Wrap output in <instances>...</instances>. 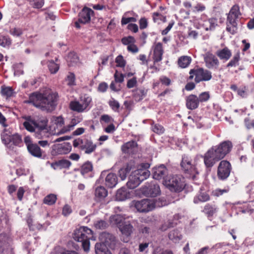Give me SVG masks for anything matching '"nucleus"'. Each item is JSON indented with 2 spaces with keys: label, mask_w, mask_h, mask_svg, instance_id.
<instances>
[{
  "label": "nucleus",
  "mask_w": 254,
  "mask_h": 254,
  "mask_svg": "<svg viewBox=\"0 0 254 254\" xmlns=\"http://www.w3.org/2000/svg\"><path fill=\"white\" fill-rule=\"evenodd\" d=\"M94 226L96 229H104L107 227V223L103 220H96L94 223Z\"/></svg>",
  "instance_id": "49"
},
{
  "label": "nucleus",
  "mask_w": 254,
  "mask_h": 254,
  "mask_svg": "<svg viewBox=\"0 0 254 254\" xmlns=\"http://www.w3.org/2000/svg\"><path fill=\"white\" fill-rule=\"evenodd\" d=\"M149 166L148 163L142 164L139 168L132 172L127 183L129 189H133L136 188L150 176V172L147 170Z\"/></svg>",
  "instance_id": "5"
},
{
  "label": "nucleus",
  "mask_w": 254,
  "mask_h": 254,
  "mask_svg": "<svg viewBox=\"0 0 254 254\" xmlns=\"http://www.w3.org/2000/svg\"><path fill=\"white\" fill-rule=\"evenodd\" d=\"M73 146L84 151L85 153L88 154L93 152L96 148V145L91 140L81 138L74 139L73 141Z\"/></svg>",
  "instance_id": "12"
},
{
  "label": "nucleus",
  "mask_w": 254,
  "mask_h": 254,
  "mask_svg": "<svg viewBox=\"0 0 254 254\" xmlns=\"http://www.w3.org/2000/svg\"><path fill=\"white\" fill-rule=\"evenodd\" d=\"M240 54L237 53L234 55L233 59L228 64L227 67L236 66L238 65L239 61L240 60Z\"/></svg>",
  "instance_id": "47"
},
{
  "label": "nucleus",
  "mask_w": 254,
  "mask_h": 254,
  "mask_svg": "<svg viewBox=\"0 0 254 254\" xmlns=\"http://www.w3.org/2000/svg\"><path fill=\"white\" fill-rule=\"evenodd\" d=\"M93 169V166L91 162H87L85 163L81 167V173L83 176H86V174L91 172Z\"/></svg>",
  "instance_id": "39"
},
{
  "label": "nucleus",
  "mask_w": 254,
  "mask_h": 254,
  "mask_svg": "<svg viewBox=\"0 0 254 254\" xmlns=\"http://www.w3.org/2000/svg\"><path fill=\"white\" fill-rule=\"evenodd\" d=\"M167 169L164 165L154 167L153 170V177L155 180H159L163 179L164 180L167 177Z\"/></svg>",
  "instance_id": "19"
},
{
  "label": "nucleus",
  "mask_w": 254,
  "mask_h": 254,
  "mask_svg": "<svg viewBox=\"0 0 254 254\" xmlns=\"http://www.w3.org/2000/svg\"><path fill=\"white\" fill-rule=\"evenodd\" d=\"M210 197L209 194L205 191L200 189L199 193L194 198L193 202L198 203L199 202H205L209 200Z\"/></svg>",
  "instance_id": "33"
},
{
  "label": "nucleus",
  "mask_w": 254,
  "mask_h": 254,
  "mask_svg": "<svg viewBox=\"0 0 254 254\" xmlns=\"http://www.w3.org/2000/svg\"><path fill=\"white\" fill-rule=\"evenodd\" d=\"M137 78L135 77H133L131 79L128 80L127 84V86L128 88H132L135 87L137 85Z\"/></svg>",
  "instance_id": "60"
},
{
  "label": "nucleus",
  "mask_w": 254,
  "mask_h": 254,
  "mask_svg": "<svg viewBox=\"0 0 254 254\" xmlns=\"http://www.w3.org/2000/svg\"><path fill=\"white\" fill-rule=\"evenodd\" d=\"M131 167L128 165L122 168L119 171V175L122 180L126 179L127 174L130 171Z\"/></svg>",
  "instance_id": "40"
},
{
  "label": "nucleus",
  "mask_w": 254,
  "mask_h": 254,
  "mask_svg": "<svg viewBox=\"0 0 254 254\" xmlns=\"http://www.w3.org/2000/svg\"><path fill=\"white\" fill-rule=\"evenodd\" d=\"M2 142L10 150H13L14 146L20 147L22 145V137L18 133L9 134L6 131L1 134Z\"/></svg>",
  "instance_id": "10"
},
{
  "label": "nucleus",
  "mask_w": 254,
  "mask_h": 254,
  "mask_svg": "<svg viewBox=\"0 0 254 254\" xmlns=\"http://www.w3.org/2000/svg\"><path fill=\"white\" fill-rule=\"evenodd\" d=\"M110 107L111 109L116 112L119 111V108L120 107V103L117 100L114 98H111L108 102Z\"/></svg>",
  "instance_id": "43"
},
{
  "label": "nucleus",
  "mask_w": 254,
  "mask_h": 254,
  "mask_svg": "<svg viewBox=\"0 0 254 254\" xmlns=\"http://www.w3.org/2000/svg\"><path fill=\"white\" fill-rule=\"evenodd\" d=\"M100 243L105 244L112 250H115L117 247L118 242L115 237L109 233L102 232L99 237Z\"/></svg>",
  "instance_id": "17"
},
{
  "label": "nucleus",
  "mask_w": 254,
  "mask_h": 254,
  "mask_svg": "<svg viewBox=\"0 0 254 254\" xmlns=\"http://www.w3.org/2000/svg\"><path fill=\"white\" fill-rule=\"evenodd\" d=\"M232 169L231 164L226 160L221 161L218 166L217 177L220 180L227 179Z\"/></svg>",
  "instance_id": "16"
},
{
  "label": "nucleus",
  "mask_w": 254,
  "mask_h": 254,
  "mask_svg": "<svg viewBox=\"0 0 254 254\" xmlns=\"http://www.w3.org/2000/svg\"><path fill=\"white\" fill-rule=\"evenodd\" d=\"M168 237L172 242L178 243L182 239V235L179 230L174 229L169 232Z\"/></svg>",
  "instance_id": "30"
},
{
  "label": "nucleus",
  "mask_w": 254,
  "mask_h": 254,
  "mask_svg": "<svg viewBox=\"0 0 254 254\" xmlns=\"http://www.w3.org/2000/svg\"><path fill=\"white\" fill-rule=\"evenodd\" d=\"M119 229L122 234L127 237L130 236L134 230L133 226L128 222H125L121 226H119Z\"/></svg>",
  "instance_id": "25"
},
{
  "label": "nucleus",
  "mask_w": 254,
  "mask_h": 254,
  "mask_svg": "<svg viewBox=\"0 0 254 254\" xmlns=\"http://www.w3.org/2000/svg\"><path fill=\"white\" fill-rule=\"evenodd\" d=\"M204 25L206 31L214 30L217 25V19L215 18H209L205 21Z\"/></svg>",
  "instance_id": "37"
},
{
  "label": "nucleus",
  "mask_w": 254,
  "mask_h": 254,
  "mask_svg": "<svg viewBox=\"0 0 254 254\" xmlns=\"http://www.w3.org/2000/svg\"><path fill=\"white\" fill-rule=\"evenodd\" d=\"M167 204L164 197L156 199H142L140 200H133L132 206H134L137 211L146 213L152 211L156 207H161Z\"/></svg>",
  "instance_id": "4"
},
{
  "label": "nucleus",
  "mask_w": 254,
  "mask_h": 254,
  "mask_svg": "<svg viewBox=\"0 0 254 254\" xmlns=\"http://www.w3.org/2000/svg\"><path fill=\"white\" fill-rule=\"evenodd\" d=\"M114 76L116 83H121L124 81L125 75L123 73H119L117 70L116 71Z\"/></svg>",
  "instance_id": "55"
},
{
  "label": "nucleus",
  "mask_w": 254,
  "mask_h": 254,
  "mask_svg": "<svg viewBox=\"0 0 254 254\" xmlns=\"http://www.w3.org/2000/svg\"><path fill=\"white\" fill-rule=\"evenodd\" d=\"M82 121V118L80 117H77L71 119L70 123L66 126L63 128L60 131V133H64L72 129L73 127L77 125L78 123Z\"/></svg>",
  "instance_id": "24"
},
{
  "label": "nucleus",
  "mask_w": 254,
  "mask_h": 254,
  "mask_svg": "<svg viewBox=\"0 0 254 254\" xmlns=\"http://www.w3.org/2000/svg\"><path fill=\"white\" fill-rule=\"evenodd\" d=\"M240 15L241 12L239 5H234L228 14L226 23V30L231 34H234L237 31V21Z\"/></svg>",
  "instance_id": "8"
},
{
  "label": "nucleus",
  "mask_w": 254,
  "mask_h": 254,
  "mask_svg": "<svg viewBox=\"0 0 254 254\" xmlns=\"http://www.w3.org/2000/svg\"><path fill=\"white\" fill-rule=\"evenodd\" d=\"M23 118L25 120L23 123L25 128L29 132H35L37 137H43L48 133L47 120H43L39 122H37L29 116L23 117Z\"/></svg>",
  "instance_id": "3"
},
{
  "label": "nucleus",
  "mask_w": 254,
  "mask_h": 254,
  "mask_svg": "<svg viewBox=\"0 0 254 254\" xmlns=\"http://www.w3.org/2000/svg\"><path fill=\"white\" fill-rule=\"evenodd\" d=\"M246 191L250 195V196L254 198V183H250L246 187Z\"/></svg>",
  "instance_id": "57"
},
{
  "label": "nucleus",
  "mask_w": 254,
  "mask_h": 254,
  "mask_svg": "<svg viewBox=\"0 0 254 254\" xmlns=\"http://www.w3.org/2000/svg\"><path fill=\"white\" fill-rule=\"evenodd\" d=\"M137 143L133 140L128 141L122 146V151L125 153H133L137 149Z\"/></svg>",
  "instance_id": "22"
},
{
  "label": "nucleus",
  "mask_w": 254,
  "mask_h": 254,
  "mask_svg": "<svg viewBox=\"0 0 254 254\" xmlns=\"http://www.w3.org/2000/svg\"><path fill=\"white\" fill-rule=\"evenodd\" d=\"M210 98V95L208 92H203L199 95L198 97L199 103L207 101Z\"/></svg>",
  "instance_id": "54"
},
{
  "label": "nucleus",
  "mask_w": 254,
  "mask_h": 254,
  "mask_svg": "<svg viewBox=\"0 0 254 254\" xmlns=\"http://www.w3.org/2000/svg\"><path fill=\"white\" fill-rule=\"evenodd\" d=\"M152 130L153 132L158 134H162L164 132V128L163 126L157 124L152 125Z\"/></svg>",
  "instance_id": "51"
},
{
  "label": "nucleus",
  "mask_w": 254,
  "mask_h": 254,
  "mask_svg": "<svg viewBox=\"0 0 254 254\" xmlns=\"http://www.w3.org/2000/svg\"><path fill=\"white\" fill-rule=\"evenodd\" d=\"M92 231L85 226L76 228L73 232V238L77 242L81 243L85 252L90 250V239L92 237Z\"/></svg>",
  "instance_id": "6"
},
{
  "label": "nucleus",
  "mask_w": 254,
  "mask_h": 254,
  "mask_svg": "<svg viewBox=\"0 0 254 254\" xmlns=\"http://www.w3.org/2000/svg\"><path fill=\"white\" fill-rule=\"evenodd\" d=\"M134 39L133 37L128 36L124 37L122 39V42L124 45H129L134 43Z\"/></svg>",
  "instance_id": "59"
},
{
  "label": "nucleus",
  "mask_w": 254,
  "mask_h": 254,
  "mask_svg": "<svg viewBox=\"0 0 254 254\" xmlns=\"http://www.w3.org/2000/svg\"><path fill=\"white\" fill-rule=\"evenodd\" d=\"M71 164V162L67 160H61L58 162V165L60 167L64 168H68Z\"/></svg>",
  "instance_id": "61"
},
{
  "label": "nucleus",
  "mask_w": 254,
  "mask_h": 254,
  "mask_svg": "<svg viewBox=\"0 0 254 254\" xmlns=\"http://www.w3.org/2000/svg\"><path fill=\"white\" fill-rule=\"evenodd\" d=\"M67 84L69 86L75 85V76L72 72H69L66 78Z\"/></svg>",
  "instance_id": "45"
},
{
  "label": "nucleus",
  "mask_w": 254,
  "mask_h": 254,
  "mask_svg": "<svg viewBox=\"0 0 254 254\" xmlns=\"http://www.w3.org/2000/svg\"><path fill=\"white\" fill-rule=\"evenodd\" d=\"M191 58L188 56H182L179 58L177 64L178 66L181 68L188 67L191 62Z\"/></svg>",
  "instance_id": "28"
},
{
  "label": "nucleus",
  "mask_w": 254,
  "mask_h": 254,
  "mask_svg": "<svg viewBox=\"0 0 254 254\" xmlns=\"http://www.w3.org/2000/svg\"><path fill=\"white\" fill-rule=\"evenodd\" d=\"M56 150L57 153L59 154H67L71 151V146L68 142H64L57 145Z\"/></svg>",
  "instance_id": "27"
},
{
  "label": "nucleus",
  "mask_w": 254,
  "mask_h": 254,
  "mask_svg": "<svg viewBox=\"0 0 254 254\" xmlns=\"http://www.w3.org/2000/svg\"><path fill=\"white\" fill-rule=\"evenodd\" d=\"M28 151L33 156L37 158H41L42 156V151L40 147L36 143L31 146H29Z\"/></svg>",
  "instance_id": "31"
},
{
  "label": "nucleus",
  "mask_w": 254,
  "mask_h": 254,
  "mask_svg": "<svg viewBox=\"0 0 254 254\" xmlns=\"http://www.w3.org/2000/svg\"><path fill=\"white\" fill-rule=\"evenodd\" d=\"M187 108L190 110H194L198 107V97L193 94L190 95L186 98Z\"/></svg>",
  "instance_id": "21"
},
{
  "label": "nucleus",
  "mask_w": 254,
  "mask_h": 254,
  "mask_svg": "<svg viewBox=\"0 0 254 254\" xmlns=\"http://www.w3.org/2000/svg\"><path fill=\"white\" fill-rule=\"evenodd\" d=\"M79 59L77 56L74 53H70L67 58V61L70 66H72L78 62Z\"/></svg>",
  "instance_id": "42"
},
{
  "label": "nucleus",
  "mask_w": 254,
  "mask_h": 254,
  "mask_svg": "<svg viewBox=\"0 0 254 254\" xmlns=\"http://www.w3.org/2000/svg\"><path fill=\"white\" fill-rule=\"evenodd\" d=\"M232 144L230 141H225L219 145L212 147L203 156L206 168H211L216 162L223 159L230 152Z\"/></svg>",
  "instance_id": "2"
},
{
  "label": "nucleus",
  "mask_w": 254,
  "mask_h": 254,
  "mask_svg": "<svg viewBox=\"0 0 254 254\" xmlns=\"http://www.w3.org/2000/svg\"><path fill=\"white\" fill-rule=\"evenodd\" d=\"M205 6L201 3H197L193 6V11L194 12H202L205 10Z\"/></svg>",
  "instance_id": "63"
},
{
  "label": "nucleus",
  "mask_w": 254,
  "mask_h": 254,
  "mask_svg": "<svg viewBox=\"0 0 254 254\" xmlns=\"http://www.w3.org/2000/svg\"><path fill=\"white\" fill-rule=\"evenodd\" d=\"M93 14V10L90 8L84 7L78 14V19L75 22V26L79 29L81 27L80 24H85L89 22L91 17Z\"/></svg>",
  "instance_id": "15"
},
{
  "label": "nucleus",
  "mask_w": 254,
  "mask_h": 254,
  "mask_svg": "<svg viewBox=\"0 0 254 254\" xmlns=\"http://www.w3.org/2000/svg\"><path fill=\"white\" fill-rule=\"evenodd\" d=\"M229 191V188H224L223 189H217L213 191L212 193L214 196H219L224 193L228 192Z\"/></svg>",
  "instance_id": "58"
},
{
  "label": "nucleus",
  "mask_w": 254,
  "mask_h": 254,
  "mask_svg": "<svg viewBox=\"0 0 254 254\" xmlns=\"http://www.w3.org/2000/svg\"><path fill=\"white\" fill-rule=\"evenodd\" d=\"M189 74V79L191 80L195 76L194 80L196 83L202 81H209L212 78L211 72L202 68L191 69L190 70Z\"/></svg>",
  "instance_id": "11"
},
{
  "label": "nucleus",
  "mask_w": 254,
  "mask_h": 254,
  "mask_svg": "<svg viewBox=\"0 0 254 254\" xmlns=\"http://www.w3.org/2000/svg\"><path fill=\"white\" fill-rule=\"evenodd\" d=\"M153 59L154 63H156L160 62L162 59L163 50L162 45L161 43H157L153 46Z\"/></svg>",
  "instance_id": "20"
},
{
  "label": "nucleus",
  "mask_w": 254,
  "mask_h": 254,
  "mask_svg": "<svg viewBox=\"0 0 254 254\" xmlns=\"http://www.w3.org/2000/svg\"><path fill=\"white\" fill-rule=\"evenodd\" d=\"M153 254H174L173 252L169 250H163L157 248L153 251Z\"/></svg>",
  "instance_id": "62"
},
{
  "label": "nucleus",
  "mask_w": 254,
  "mask_h": 254,
  "mask_svg": "<svg viewBox=\"0 0 254 254\" xmlns=\"http://www.w3.org/2000/svg\"><path fill=\"white\" fill-rule=\"evenodd\" d=\"M217 55L221 60L228 61L232 56L231 51L227 47L217 52Z\"/></svg>",
  "instance_id": "35"
},
{
  "label": "nucleus",
  "mask_w": 254,
  "mask_h": 254,
  "mask_svg": "<svg viewBox=\"0 0 254 254\" xmlns=\"http://www.w3.org/2000/svg\"><path fill=\"white\" fill-rule=\"evenodd\" d=\"M126 217L123 214H115L110 217V222L112 225L117 226L118 228L121 226L125 222Z\"/></svg>",
  "instance_id": "26"
},
{
  "label": "nucleus",
  "mask_w": 254,
  "mask_h": 254,
  "mask_svg": "<svg viewBox=\"0 0 254 254\" xmlns=\"http://www.w3.org/2000/svg\"><path fill=\"white\" fill-rule=\"evenodd\" d=\"M58 95L51 90L36 92L31 94L28 103L32 104L35 107L43 111L51 112L54 110L57 105Z\"/></svg>",
  "instance_id": "1"
},
{
  "label": "nucleus",
  "mask_w": 254,
  "mask_h": 254,
  "mask_svg": "<svg viewBox=\"0 0 254 254\" xmlns=\"http://www.w3.org/2000/svg\"><path fill=\"white\" fill-rule=\"evenodd\" d=\"M117 66L124 67L126 65V61L122 56H118L115 60Z\"/></svg>",
  "instance_id": "56"
},
{
  "label": "nucleus",
  "mask_w": 254,
  "mask_h": 254,
  "mask_svg": "<svg viewBox=\"0 0 254 254\" xmlns=\"http://www.w3.org/2000/svg\"><path fill=\"white\" fill-rule=\"evenodd\" d=\"M11 43L12 40L8 36L0 34V46L3 48H9Z\"/></svg>",
  "instance_id": "36"
},
{
  "label": "nucleus",
  "mask_w": 254,
  "mask_h": 254,
  "mask_svg": "<svg viewBox=\"0 0 254 254\" xmlns=\"http://www.w3.org/2000/svg\"><path fill=\"white\" fill-rule=\"evenodd\" d=\"M48 67L51 73H56L59 69V65L53 61H49Z\"/></svg>",
  "instance_id": "48"
},
{
  "label": "nucleus",
  "mask_w": 254,
  "mask_h": 254,
  "mask_svg": "<svg viewBox=\"0 0 254 254\" xmlns=\"http://www.w3.org/2000/svg\"><path fill=\"white\" fill-rule=\"evenodd\" d=\"M118 183V179L116 174L114 173H109L107 175L105 179V184L109 188H112L115 187Z\"/></svg>",
  "instance_id": "29"
},
{
  "label": "nucleus",
  "mask_w": 254,
  "mask_h": 254,
  "mask_svg": "<svg viewBox=\"0 0 254 254\" xmlns=\"http://www.w3.org/2000/svg\"><path fill=\"white\" fill-rule=\"evenodd\" d=\"M96 254H112L107 248V246L101 243H97L95 246Z\"/></svg>",
  "instance_id": "32"
},
{
  "label": "nucleus",
  "mask_w": 254,
  "mask_h": 254,
  "mask_svg": "<svg viewBox=\"0 0 254 254\" xmlns=\"http://www.w3.org/2000/svg\"><path fill=\"white\" fill-rule=\"evenodd\" d=\"M9 32L10 35L15 37H19L23 34L22 29L17 27L10 28Z\"/></svg>",
  "instance_id": "50"
},
{
  "label": "nucleus",
  "mask_w": 254,
  "mask_h": 254,
  "mask_svg": "<svg viewBox=\"0 0 254 254\" xmlns=\"http://www.w3.org/2000/svg\"><path fill=\"white\" fill-rule=\"evenodd\" d=\"M254 208L250 203H246L241 208V211L243 213L251 214L254 211Z\"/></svg>",
  "instance_id": "53"
},
{
  "label": "nucleus",
  "mask_w": 254,
  "mask_h": 254,
  "mask_svg": "<svg viewBox=\"0 0 254 254\" xmlns=\"http://www.w3.org/2000/svg\"><path fill=\"white\" fill-rule=\"evenodd\" d=\"M218 210L217 206L214 204L211 205L207 204L204 208V212L208 215V216H212L214 214L217 212Z\"/></svg>",
  "instance_id": "38"
},
{
  "label": "nucleus",
  "mask_w": 254,
  "mask_h": 254,
  "mask_svg": "<svg viewBox=\"0 0 254 254\" xmlns=\"http://www.w3.org/2000/svg\"><path fill=\"white\" fill-rule=\"evenodd\" d=\"M1 93L6 98L11 97L13 94V91L10 87H1Z\"/></svg>",
  "instance_id": "44"
},
{
  "label": "nucleus",
  "mask_w": 254,
  "mask_h": 254,
  "mask_svg": "<svg viewBox=\"0 0 254 254\" xmlns=\"http://www.w3.org/2000/svg\"><path fill=\"white\" fill-rule=\"evenodd\" d=\"M92 99L87 94L81 96L79 99L70 102V108L73 111L83 113L88 111L92 107Z\"/></svg>",
  "instance_id": "7"
},
{
  "label": "nucleus",
  "mask_w": 254,
  "mask_h": 254,
  "mask_svg": "<svg viewBox=\"0 0 254 254\" xmlns=\"http://www.w3.org/2000/svg\"><path fill=\"white\" fill-rule=\"evenodd\" d=\"M112 121V118L108 115H103L100 118V122L101 124L106 123L109 124L111 123Z\"/></svg>",
  "instance_id": "64"
},
{
  "label": "nucleus",
  "mask_w": 254,
  "mask_h": 254,
  "mask_svg": "<svg viewBox=\"0 0 254 254\" xmlns=\"http://www.w3.org/2000/svg\"><path fill=\"white\" fill-rule=\"evenodd\" d=\"M142 193L148 197H156L161 193L159 185L155 181L147 183L142 188Z\"/></svg>",
  "instance_id": "14"
},
{
  "label": "nucleus",
  "mask_w": 254,
  "mask_h": 254,
  "mask_svg": "<svg viewBox=\"0 0 254 254\" xmlns=\"http://www.w3.org/2000/svg\"><path fill=\"white\" fill-rule=\"evenodd\" d=\"M181 166L182 169L189 177L194 179L198 172L195 166L191 162V159L187 155H184L182 157Z\"/></svg>",
  "instance_id": "13"
},
{
  "label": "nucleus",
  "mask_w": 254,
  "mask_h": 254,
  "mask_svg": "<svg viewBox=\"0 0 254 254\" xmlns=\"http://www.w3.org/2000/svg\"><path fill=\"white\" fill-rule=\"evenodd\" d=\"M204 60L206 66L209 69H217L219 62L217 57L210 52L206 53L204 56Z\"/></svg>",
  "instance_id": "18"
},
{
  "label": "nucleus",
  "mask_w": 254,
  "mask_h": 254,
  "mask_svg": "<svg viewBox=\"0 0 254 254\" xmlns=\"http://www.w3.org/2000/svg\"><path fill=\"white\" fill-rule=\"evenodd\" d=\"M57 199V195L51 193L44 198L43 202L47 205H51L55 203Z\"/></svg>",
  "instance_id": "41"
},
{
  "label": "nucleus",
  "mask_w": 254,
  "mask_h": 254,
  "mask_svg": "<svg viewBox=\"0 0 254 254\" xmlns=\"http://www.w3.org/2000/svg\"><path fill=\"white\" fill-rule=\"evenodd\" d=\"M107 194L108 191L103 187H98L95 190V198L98 201L104 198Z\"/></svg>",
  "instance_id": "34"
},
{
  "label": "nucleus",
  "mask_w": 254,
  "mask_h": 254,
  "mask_svg": "<svg viewBox=\"0 0 254 254\" xmlns=\"http://www.w3.org/2000/svg\"><path fill=\"white\" fill-rule=\"evenodd\" d=\"M14 75L19 76L23 74V64L21 63L14 65Z\"/></svg>",
  "instance_id": "52"
},
{
  "label": "nucleus",
  "mask_w": 254,
  "mask_h": 254,
  "mask_svg": "<svg viewBox=\"0 0 254 254\" xmlns=\"http://www.w3.org/2000/svg\"><path fill=\"white\" fill-rule=\"evenodd\" d=\"M145 95V92L142 89H137L134 93L133 96L135 100L139 101L142 100Z\"/></svg>",
  "instance_id": "46"
},
{
  "label": "nucleus",
  "mask_w": 254,
  "mask_h": 254,
  "mask_svg": "<svg viewBox=\"0 0 254 254\" xmlns=\"http://www.w3.org/2000/svg\"><path fill=\"white\" fill-rule=\"evenodd\" d=\"M163 184L174 191H180L185 186L184 179L178 175L167 176L163 181Z\"/></svg>",
  "instance_id": "9"
},
{
  "label": "nucleus",
  "mask_w": 254,
  "mask_h": 254,
  "mask_svg": "<svg viewBox=\"0 0 254 254\" xmlns=\"http://www.w3.org/2000/svg\"><path fill=\"white\" fill-rule=\"evenodd\" d=\"M130 194L125 187L118 190L116 195V198L118 201H124L130 197Z\"/></svg>",
  "instance_id": "23"
}]
</instances>
